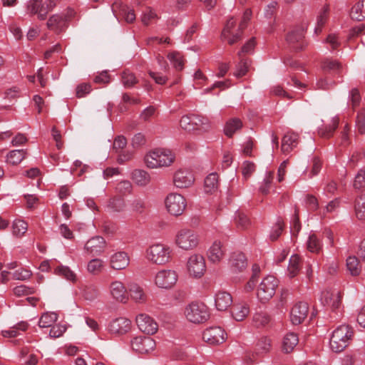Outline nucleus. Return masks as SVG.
Segmentation results:
<instances>
[{"label":"nucleus","mask_w":365,"mask_h":365,"mask_svg":"<svg viewBox=\"0 0 365 365\" xmlns=\"http://www.w3.org/2000/svg\"><path fill=\"white\" fill-rule=\"evenodd\" d=\"M256 45V41L255 37H252L248 40L241 48V50L238 52L237 56L239 58L243 57V54H251L253 53Z\"/></svg>","instance_id":"5fc2aeb1"},{"label":"nucleus","mask_w":365,"mask_h":365,"mask_svg":"<svg viewBox=\"0 0 365 365\" xmlns=\"http://www.w3.org/2000/svg\"><path fill=\"white\" fill-rule=\"evenodd\" d=\"M235 223L238 228L244 230L248 227L250 225V221L245 213L238 211L235 215Z\"/></svg>","instance_id":"864d4df0"},{"label":"nucleus","mask_w":365,"mask_h":365,"mask_svg":"<svg viewBox=\"0 0 365 365\" xmlns=\"http://www.w3.org/2000/svg\"><path fill=\"white\" fill-rule=\"evenodd\" d=\"M351 19L361 21L365 20V0H359L351 9L349 13Z\"/></svg>","instance_id":"cd10ccee"},{"label":"nucleus","mask_w":365,"mask_h":365,"mask_svg":"<svg viewBox=\"0 0 365 365\" xmlns=\"http://www.w3.org/2000/svg\"><path fill=\"white\" fill-rule=\"evenodd\" d=\"M136 324L139 329L148 335L155 334L158 328L156 322L145 314H140L136 317Z\"/></svg>","instance_id":"f8f14e48"},{"label":"nucleus","mask_w":365,"mask_h":365,"mask_svg":"<svg viewBox=\"0 0 365 365\" xmlns=\"http://www.w3.org/2000/svg\"><path fill=\"white\" fill-rule=\"evenodd\" d=\"M27 11L31 15L37 14L39 20H45L46 19V13L44 11V4L43 0H29L27 3Z\"/></svg>","instance_id":"a878e982"},{"label":"nucleus","mask_w":365,"mask_h":365,"mask_svg":"<svg viewBox=\"0 0 365 365\" xmlns=\"http://www.w3.org/2000/svg\"><path fill=\"white\" fill-rule=\"evenodd\" d=\"M225 250L220 241H215L207 252L208 259L214 263H219L225 256Z\"/></svg>","instance_id":"4be33fe9"},{"label":"nucleus","mask_w":365,"mask_h":365,"mask_svg":"<svg viewBox=\"0 0 365 365\" xmlns=\"http://www.w3.org/2000/svg\"><path fill=\"white\" fill-rule=\"evenodd\" d=\"M131 322L130 319L124 317H119L113 319L109 324V331L110 333L123 335L130 330Z\"/></svg>","instance_id":"a211bd4d"},{"label":"nucleus","mask_w":365,"mask_h":365,"mask_svg":"<svg viewBox=\"0 0 365 365\" xmlns=\"http://www.w3.org/2000/svg\"><path fill=\"white\" fill-rule=\"evenodd\" d=\"M176 244L182 249L187 250L195 248L198 244L196 234L190 230H182L176 236Z\"/></svg>","instance_id":"6e6552de"},{"label":"nucleus","mask_w":365,"mask_h":365,"mask_svg":"<svg viewBox=\"0 0 365 365\" xmlns=\"http://www.w3.org/2000/svg\"><path fill=\"white\" fill-rule=\"evenodd\" d=\"M321 302L324 307H328L334 311L339 309L341 304V294L340 292L325 290L322 292Z\"/></svg>","instance_id":"dca6fc26"},{"label":"nucleus","mask_w":365,"mask_h":365,"mask_svg":"<svg viewBox=\"0 0 365 365\" xmlns=\"http://www.w3.org/2000/svg\"><path fill=\"white\" fill-rule=\"evenodd\" d=\"M356 123L359 133L364 134L365 133V109L358 113Z\"/></svg>","instance_id":"774afa93"},{"label":"nucleus","mask_w":365,"mask_h":365,"mask_svg":"<svg viewBox=\"0 0 365 365\" xmlns=\"http://www.w3.org/2000/svg\"><path fill=\"white\" fill-rule=\"evenodd\" d=\"M215 302L217 310L225 311L232 305V297L230 293L220 291L216 294Z\"/></svg>","instance_id":"393cba45"},{"label":"nucleus","mask_w":365,"mask_h":365,"mask_svg":"<svg viewBox=\"0 0 365 365\" xmlns=\"http://www.w3.org/2000/svg\"><path fill=\"white\" fill-rule=\"evenodd\" d=\"M242 127V123L240 118H233L227 121L224 128V133L228 138L233 135Z\"/></svg>","instance_id":"c85d7f7f"},{"label":"nucleus","mask_w":365,"mask_h":365,"mask_svg":"<svg viewBox=\"0 0 365 365\" xmlns=\"http://www.w3.org/2000/svg\"><path fill=\"white\" fill-rule=\"evenodd\" d=\"M225 332L220 327H212L206 329L202 334V338L207 343L215 345L225 341Z\"/></svg>","instance_id":"ddd939ff"},{"label":"nucleus","mask_w":365,"mask_h":365,"mask_svg":"<svg viewBox=\"0 0 365 365\" xmlns=\"http://www.w3.org/2000/svg\"><path fill=\"white\" fill-rule=\"evenodd\" d=\"M301 230V223L299 220V210L295 206L294 217L291 225V231L293 235H297Z\"/></svg>","instance_id":"bf43d9fd"},{"label":"nucleus","mask_w":365,"mask_h":365,"mask_svg":"<svg viewBox=\"0 0 365 365\" xmlns=\"http://www.w3.org/2000/svg\"><path fill=\"white\" fill-rule=\"evenodd\" d=\"M277 285V279L274 276L264 278L257 289L258 299L263 303L269 301L274 295Z\"/></svg>","instance_id":"39448f33"},{"label":"nucleus","mask_w":365,"mask_h":365,"mask_svg":"<svg viewBox=\"0 0 365 365\" xmlns=\"http://www.w3.org/2000/svg\"><path fill=\"white\" fill-rule=\"evenodd\" d=\"M270 348V340L267 337H262L256 344L255 351L257 354H262L268 352Z\"/></svg>","instance_id":"3c124183"},{"label":"nucleus","mask_w":365,"mask_h":365,"mask_svg":"<svg viewBox=\"0 0 365 365\" xmlns=\"http://www.w3.org/2000/svg\"><path fill=\"white\" fill-rule=\"evenodd\" d=\"M180 127L189 132L194 130L206 131L210 128L209 120L196 114L183 115L180 120Z\"/></svg>","instance_id":"f03ea898"},{"label":"nucleus","mask_w":365,"mask_h":365,"mask_svg":"<svg viewBox=\"0 0 365 365\" xmlns=\"http://www.w3.org/2000/svg\"><path fill=\"white\" fill-rule=\"evenodd\" d=\"M108 207L113 212H120L125 207V202L123 198L113 197L110 199Z\"/></svg>","instance_id":"6e6d98bb"},{"label":"nucleus","mask_w":365,"mask_h":365,"mask_svg":"<svg viewBox=\"0 0 365 365\" xmlns=\"http://www.w3.org/2000/svg\"><path fill=\"white\" fill-rule=\"evenodd\" d=\"M99 294L98 288L93 284L86 285L83 289V296L85 299L93 301L96 299Z\"/></svg>","instance_id":"a18cd8bd"},{"label":"nucleus","mask_w":365,"mask_h":365,"mask_svg":"<svg viewBox=\"0 0 365 365\" xmlns=\"http://www.w3.org/2000/svg\"><path fill=\"white\" fill-rule=\"evenodd\" d=\"M54 272L68 280L74 281L76 279V274L68 267L63 265L58 266L55 269Z\"/></svg>","instance_id":"8fccbe9b"},{"label":"nucleus","mask_w":365,"mask_h":365,"mask_svg":"<svg viewBox=\"0 0 365 365\" xmlns=\"http://www.w3.org/2000/svg\"><path fill=\"white\" fill-rule=\"evenodd\" d=\"M170 61L173 63L176 69L181 71L183 68L184 60L178 52H173L168 56Z\"/></svg>","instance_id":"680f3d73"},{"label":"nucleus","mask_w":365,"mask_h":365,"mask_svg":"<svg viewBox=\"0 0 365 365\" xmlns=\"http://www.w3.org/2000/svg\"><path fill=\"white\" fill-rule=\"evenodd\" d=\"M240 62L236 66V71L234 73V76L237 78H241L247 74L249 68L251 65L252 61L250 58L241 57Z\"/></svg>","instance_id":"f704fd0d"},{"label":"nucleus","mask_w":365,"mask_h":365,"mask_svg":"<svg viewBox=\"0 0 365 365\" xmlns=\"http://www.w3.org/2000/svg\"><path fill=\"white\" fill-rule=\"evenodd\" d=\"M329 7L328 5H324L322 10L319 12V16H317V27L315 29V32H321L322 28L324 26V25L326 23L327 16L329 14Z\"/></svg>","instance_id":"09e8293b"},{"label":"nucleus","mask_w":365,"mask_h":365,"mask_svg":"<svg viewBox=\"0 0 365 365\" xmlns=\"http://www.w3.org/2000/svg\"><path fill=\"white\" fill-rule=\"evenodd\" d=\"M26 150H14L7 155V162L12 165L19 164L26 155Z\"/></svg>","instance_id":"4c0bfd02"},{"label":"nucleus","mask_w":365,"mask_h":365,"mask_svg":"<svg viewBox=\"0 0 365 365\" xmlns=\"http://www.w3.org/2000/svg\"><path fill=\"white\" fill-rule=\"evenodd\" d=\"M322 68L325 73H338L341 68V64L335 60H325L322 63Z\"/></svg>","instance_id":"37998d69"},{"label":"nucleus","mask_w":365,"mask_h":365,"mask_svg":"<svg viewBox=\"0 0 365 365\" xmlns=\"http://www.w3.org/2000/svg\"><path fill=\"white\" fill-rule=\"evenodd\" d=\"M284 221L281 217H278L276 223L272 227L270 235H269V239L272 241L277 240L279 236L282 235V232L284 230Z\"/></svg>","instance_id":"de8ad7c7"},{"label":"nucleus","mask_w":365,"mask_h":365,"mask_svg":"<svg viewBox=\"0 0 365 365\" xmlns=\"http://www.w3.org/2000/svg\"><path fill=\"white\" fill-rule=\"evenodd\" d=\"M354 335V331L348 325L337 327L330 339V347L336 353H339L349 345Z\"/></svg>","instance_id":"f257e3e1"},{"label":"nucleus","mask_w":365,"mask_h":365,"mask_svg":"<svg viewBox=\"0 0 365 365\" xmlns=\"http://www.w3.org/2000/svg\"><path fill=\"white\" fill-rule=\"evenodd\" d=\"M269 321V316L264 312L256 313L253 317V322H255L256 327L264 326L267 324Z\"/></svg>","instance_id":"0e129e2a"},{"label":"nucleus","mask_w":365,"mask_h":365,"mask_svg":"<svg viewBox=\"0 0 365 365\" xmlns=\"http://www.w3.org/2000/svg\"><path fill=\"white\" fill-rule=\"evenodd\" d=\"M346 267L353 276H357L361 272V265L359 259L355 256H351L346 259Z\"/></svg>","instance_id":"a19ab883"},{"label":"nucleus","mask_w":365,"mask_h":365,"mask_svg":"<svg viewBox=\"0 0 365 365\" xmlns=\"http://www.w3.org/2000/svg\"><path fill=\"white\" fill-rule=\"evenodd\" d=\"M130 297L135 302H143L145 300V294L143 289L137 284H132L130 287Z\"/></svg>","instance_id":"603ef678"},{"label":"nucleus","mask_w":365,"mask_h":365,"mask_svg":"<svg viewBox=\"0 0 365 365\" xmlns=\"http://www.w3.org/2000/svg\"><path fill=\"white\" fill-rule=\"evenodd\" d=\"M301 268V258L297 255H293L289 259V263L287 268L290 278L294 277L299 272Z\"/></svg>","instance_id":"c9c22d12"},{"label":"nucleus","mask_w":365,"mask_h":365,"mask_svg":"<svg viewBox=\"0 0 365 365\" xmlns=\"http://www.w3.org/2000/svg\"><path fill=\"white\" fill-rule=\"evenodd\" d=\"M58 319V315L55 312H46L42 314L39 321L38 326L41 328L51 327Z\"/></svg>","instance_id":"58836bf2"},{"label":"nucleus","mask_w":365,"mask_h":365,"mask_svg":"<svg viewBox=\"0 0 365 365\" xmlns=\"http://www.w3.org/2000/svg\"><path fill=\"white\" fill-rule=\"evenodd\" d=\"M304 38V31L302 30H297L289 32L287 36L286 40L294 50L298 51L307 46V43Z\"/></svg>","instance_id":"aec40b11"},{"label":"nucleus","mask_w":365,"mask_h":365,"mask_svg":"<svg viewBox=\"0 0 365 365\" xmlns=\"http://www.w3.org/2000/svg\"><path fill=\"white\" fill-rule=\"evenodd\" d=\"M187 269L190 275L196 278H200L206 269L204 257L196 254L190 256L187 262Z\"/></svg>","instance_id":"9d476101"},{"label":"nucleus","mask_w":365,"mask_h":365,"mask_svg":"<svg viewBox=\"0 0 365 365\" xmlns=\"http://www.w3.org/2000/svg\"><path fill=\"white\" fill-rule=\"evenodd\" d=\"M299 339L296 334L292 332L287 334L283 339L282 349L286 353L291 352L298 344Z\"/></svg>","instance_id":"2f4dec72"},{"label":"nucleus","mask_w":365,"mask_h":365,"mask_svg":"<svg viewBox=\"0 0 365 365\" xmlns=\"http://www.w3.org/2000/svg\"><path fill=\"white\" fill-rule=\"evenodd\" d=\"M185 314L187 320L195 324L206 322L209 317L207 307L203 303L192 302L186 308Z\"/></svg>","instance_id":"20e7f679"},{"label":"nucleus","mask_w":365,"mask_h":365,"mask_svg":"<svg viewBox=\"0 0 365 365\" xmlns=\"http://www.w3.org/2000/svg\"><path fill=\"white\" fill-rule=\"evenodd\" d=\"M309 306L307 302H299L296 303L290 313V320L294 325L300 324L307 317Z\"/></svg>","instance_id":"2eb2a0df"},{"label":"nucleus","mask_w":365,"mask_h":365,"mask_svg":"<svg viewBox=\"0 0 365 365\" xmlns=\"http://www.w3.org/2000/svg\"><path fill=\"white\" fill-rule=\"evenodd\" d=\"M195 178L192 173L187 170H178L173 177L174 185L179 188H186L194 182Z\"/></svg>","instance_id":"f3484780"},{"label":"nucleus","mask_w":365,"mask_h":365,"mask_svg":"<svg viewBox=\"0 0 365 365\" xmlns=\"http://www.w3.org/2000/svg\"><path fill=\"white\" fill-rule=\"evenodd\" d=\"M322 245L320 240L315 234H312L309 236L307 241V249L309 252L313 253H319L322 250Z\"/></svg>","instance_id":"c03bdc74"},{"label":"nucleus","mask_w":365,"mask_h":365,"mask_svg":"<svg viewBox=\"0 0 365 365\" xmlns=\"http://www.w3.org/2000/svg\"><path fill=\"white\" fill-rule=\"evenodd\" d=\"M129 261V257L126 252H118L110 257V267L116 270L124 269L128 266Z\"/></svg>","instance_id":"5701e85b"},{"label":"nucleus","mask_w":365,"mask_h":365,"mask_svg":"<svg viewBox=\"0 0 365 365\" xmlns=\"http://www.w3.org/2000/svg\"><path fill=\"white\" fill-rule=\"evenodd\" d=\"M155 341L149 336H136L131 341L133 350L140 354H146L155 347Z\"/></svg>","instance_id":"4468645a"},{"label":"nucleus","mask_w":365,"mask_h":365,"mask_svg":"<svg viewBox=\"0 0 365 365\" xmlns=\"http://www.w3.org/2000/svg\"><path fill=\"white\" fill-rule=\"evenodd\" d=\"M174 160L171 151L158 149L150 152L145 158L148 167L155 168L158 167L168 166Z\"/></svg>","instance_id":"7ed1b4c3"},{"label":"nucleus","mask_w":365,"mask_h":365,"mask_svg":"<svg viewBox=\"0 0 365 365\" xmlns=\"http://www.w3.org/2000/svg\"><path fill=\"white\" fill-rule=\"evenodd\" d=\"M130 206L133 212L140 215L143 214L148 208L147 203L142 199L134 200Z\"/></svg>","instance_id":"052dcab7"},{"label":"nucleus","mask_w":365,"mask_h":365,"mask_svg":"<svg viewBox=\"0 0 365 365\" xmlns=\"http://www.w3.org/2000/svg\"><path fill=\"white\" fill-rule=\"evenodd\" d=\"M72 15V10H68L66 14H53L49 17L47 27L56 33L62 32L67 27V22Z\"/></svg>","instance_id":"1a4fd4ad"},{"label":"nucleus","mask_w":365,"mask_h":365,"mask_svg":"<svg viewBox=\"0 0 365 365\" xmlns=\"http://www.w3.org/2000/svg\"><path fill=\"white\" fill-rule=\"evenodd\" d=\"M230 265L231 270L235 272H242L247 267V259L241 252H233L230 258Z\"/></svg>","instance_id":"412c9836"},{"label":"nucleus","mask_w":365,"mask_h":365,"mask_svg":"<svg viewBox=\"0 0 365 365\" xmlns=\"http://www.w3.org/2000/svg\"><path fill=\"white\" fill-rule=\"evenodd\" d=\"M27 230V223L24 220H15L12 225L13 234L16 236H21Z\"/></svg>","instance_id":"13d9d810"},{"label":"nucleus","mask_w":365,"mask_h":365,"mask_svg":"<svg viewBox=\"0 0 365 365\" xmlns=\"http://www.w3.org/2000/svg\"><path fill=\"white\" fill-rule=\"evenodd\" d=\"M120 9V14L123 16L125 20L128 23H133L135 20V14L133 9H130L126 5L122 3H114L112 6L113 11L115 12V9Z\"/></svg>","instance_id":"c756f323"},{"label":"nucleus","mask_w":365,"mask_h":365,"mask_svg":"<svg viewBox=\"0 0 365 365\" xmlns=\"http://www.w3.org/2000/svg\"><path fill=\"white\" fill-rule=\"evenodd\" d=\"M355 213L360 220H365V190L355 200Z\"/></svg>","instance_id":"473e14b6"},{"label":"nucleus","mask_w":365,"mask_h":365,"mask_svg":"<svg viewBox=\"0 0 365 365\" xmlns=\"http://www.w3.org/2000/svg\"><path fill=\"white\" fill-rule=\"evenodd\" d=\"M299 136L294 133H287L282 140V151L284 153H290L298 143Z\"/></svg>","instance_id":"bb28decb"},{"label":"nucleus","mask_w":365,"mask_h":365,"mask_svg":"<svg viewBox=\"0 0 365 365\" xmlns=\"http://www.w3.org/2000/svg\"><path fill=\"white\" fill-rule=\"evenodd\" d=\"M121 82L125 88L133 87L138 81L135 74L128 70H125L121 74Z\"/></svg>","instance_id":"79ce46f5"},{"label":"nucleus","mask_w":365,"mask_h":365,"mask_svg":"<svg viewBox=\"0 0 365 365\" xmlns=\"http://www.w3.org/2000/svg\"><path fill=\"white\" fill-rule=\"evenodd\" d=\"M218 187V175L212 173L208 175L205 179L204 188L207 193H212L217 190Z\"/></svg>","instance_id":"72a5a7b5"},{"label":"nucleus","mask_w":365,"mask_h":365,"mask_svg":"<svg viewBox=\"0 0 365 365\" xmlns=\"http://www.w3.org/2000/svg\"><path fill=\"white\" fill-rule=\"evenodd\" d=\"M106 247V240L101 236L90 239L85 245V250L92 256H98L103 252Z\"/></svg>","instance_id":"6ab92c4d"},{"label":"nucleus","mask_w":365,"mask_h":365,"mask_svg":"<svg viewBox=\"0 0 365 365\" xmlns=\"http://www.w3.org/2000/svg\"><path fill=\"white\" fill-rule=\"evenodd\" d=\"M103 267V262L98 258L90 260L87 265V270L89 273L97 275L100 274Z\"/></svg>","instance_id":"49530a36"},{"label":"nucleus","mask_w":365,"mask_h":365,"mask_svg":"<svg viewBox=\"0 0 365 365\" xmlns=\"http://www.w3.org/2000/svg\"><path fill=\"white\" fill-rule=\"evenodd\" d=\"M249 313L250 308L246 304H235L232 309V314L235 319L238 322L244 320Z\"/></svg>","instance_id":"7c9ffc66"},{"label":"nucleus","mask_w":365,"mask_h":365,"mask_svg":"<svg viewBox=\"0 0 365 365\" xmlns=\"http://www.w3.org/2000/svg\"><path fill=\"white\" fill-rule=\"evenodd\" d=\"M146 257L153 263L157 264H165L170 257L169 248L160 244L153 245L147 250Z\"/></svg>","instance_id":"423d86ee"},{"label":"nucleus","mask_w":365,"mask_h":365,"mask_svg":"<svg viewBox=\"0 0 365 365\" xmlns=\"http://www.w3.org/2000/svg\"><path fill=\"white\" fill-rule=\"evenodd\" d=\"M14 294L16 297L27 296L34 293L33 287H29L25 285L17 286L13 289Z\"/></svg>","instance_id":"338daca9"},{"label":"nucleus","mask_w":365,"mask_h":365,"mask_svg":"<svg viewBox=\"0 0 365 365\" xmlns=\"http://www.w3.org/2000/svg\"><path fill=\"white\" fill-rule=\"evenodd\" d=\"M242 32L243 31L240 30V29H238L235 34L231 32L228 33V35H226V36L221 37L222 40H226L230 45H233L242 39Z\"/></svg>","instance_id":"69168bd1"},{"label":"nucleus","mask_w":365,"mask_h":365,"mask_svg":"<svg viewBox=\"0 0 365 365\" xmlns=\"http://www.w3.org/2000/svg\"><path fill=\"white\" fill-rule=\"evenodd\" d=\"M273 179H274L273 172H269L267 173V176L265 177V178L264 179L262 184L260 185V187L259 188V191L262 195H266L269 193Z\"/></svg>","instance_id":"4d7b16f0"},{"label":"nucleus","mask_w":365,"mask_h":365,"mask_svg":"<svg viewBox=\"0 0 365 365\" xmlns=\"http://www.w3.org/2000/svg\"><path fill=\"white\" fill-rule=\"evenodd\" d=\"M178 275L173 270H162L155 276V284L163 289L171 288L177 282Z\"/></svg>","instance_id":"9b49d317"},{"label":"nucleus","mask_w":365,"mask_h":365,"mask_svg":"<svg viewBox=\"0 0 365 365\" xmlns=\"http://www.w3.org/2000/svg\"><path fill=\"white\" fill-rule=\"evenodd\" d=\"M133 180L139 185H146L150 182V175L143 170H135L132 173Z\"/></svg>","instance_id":"ea45409f"},{"label":"nucleus","mask_w":365,"mask_h":365,"mask_svg":"<svg viewBox=\"0 0 365 365\" xmlns=\"http://www.w3.org/2000/svg\"><path fill=\"white\" fill-rule=\"evenodd\" d=\"M339 125V119L333 118L331 123L324 125L319 129V134L321 137L325 138H329L333 135V133L336 130Z\"/></svg>","instance_id":"e433bc0d"},{"label":"nucleus","mask_w":365,"mask_h":365,"mask_svg":"<svg viewBox=\"0 0 365 365\" xmlns=\"http://www.w3.org/2000/svg\"><path fill=\"white\" fill-rule=\"evenodd\" d=\"M165 206L171 215L179 216L183 213L187 203L182 195L177 193H170L165 199Z\"/></svg>","instance_id":"0eeeda50"},{"label":"nucleus","mask_w":365,"mask_h":365,"mask_svg":"<svg viewBox=\"0 0 365 365\" xmlns=\"http://www.w3.org/2000/svg\"><path fill=\"white\" fill-rule=\"evenodd\" d=\"M110 293L114 299L120 302H126L128 294L123 284L119 281H115L110 284Z\"/></svg>","instance_id":"b1692460"},{"label":"nucleus","mask_w":365,"mask_h":365,"mask_svg":"<svg viewBox=\"0 0 365 365\" xmlns=\"http://www.w3.org/2000/svg\"><path fill=\"white\" fill-rule=\"evenodd\" d=\"M353 186L355 189L365 188V167L358 171Z\"/></svg>","instance_id":"e2e57ef3"}]
</instances>
